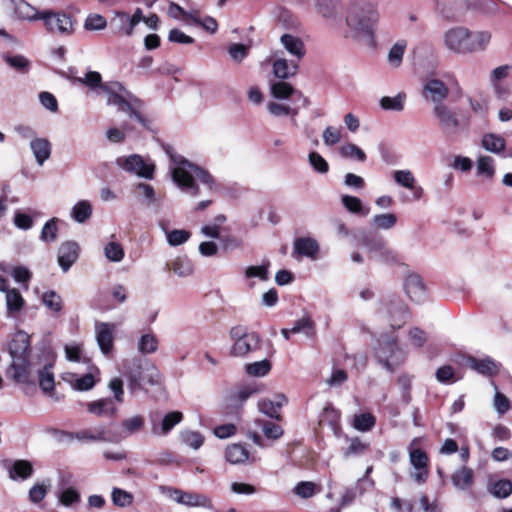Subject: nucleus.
Here are the masks:
<instances>
[{
    "mask_svg": "<svg viewBox=\"0 0 512 512\" xmlns=\"http://www.w3.org/2000/svg\"><path fill=\"white\" fill-rule=\"evenodd\" d=\"M380 20L377 0H348L345 9L344 37L372 44Z\"/></svg>",
    "mask_w": 512,
    "mask_h": 512,
    "instance_id": "f257e3e1",
    "label": "nucleus"
},
{
    "mask_svg": "<svg viewBox=\"0 0 512 512\" xmlns=\"http://www.w3.org/2000/svg\"><path fill=\"white\" fill-rule=\"evenodd\" d=\"M6 351L11 357V363L5 370L6 378L18 385L35 387L29 335L25 331H17L7 343Z\"/></svg>",
    "mask_w": 512,
    "mask_h": 512,
    "instance_id": "f03ea898",
    "label": "nucleus"
},
{
    "mask_svg": "<svg viewBox=\"0 0 512 512\" xmlns=\"http://www.w3.org/2000/svg\"><path fill=\"white\" fill-rule=\"evenodd\" d=\"M165 152L174 164L171 169L172 180L183 193L191 197H197L200 194V189L196 180H199L210 190L213 189L215 181L207 170L175 153L170 146L165 148Z\"/></svg>",
    "mask_w": 512,
    "mask_h": 512,
    "instance_id": "7ed1b4c3",
    "label": "nucleus"
},
{
    "mask_svg": "<svg viewBox=\"0 0 512 512\" xmlns=\"http://www.w3.org/2000/svg\"><path fill=\"white\" fill-rule=\"evenodd\" d=\"M374 355L378 363L391 373L406 359V353L399 346L394 331L392 333H382L379 336L374 348Z\"/></svg>",
    "mask_w": 512,
    "mask_h": 512,
    "instance_id": "20e7f679",
    "label": "nucleus"
},
{
    "mask_svg": "<svg viewBox=\"0 0 512 512\" xmlns=\"http://www.w3.org/2000/svg\"><path fill=\"white\" fill-rule=\"evenodd\" d=\"M230 337L234 342L230 349V355L234 357H245L256 352L262 348L264 343L257 332H249L248 328L243 325L232 327Z\"/></svg>",
    "mask_w": 512,
    "mask_h": 512,
    "instance_id": "39448f33",
    "label": "nucleus"
},
{
    "mask_svg": "<svg viewBox=\"0 0 512 512\" xmlns=\"http://www.w3.org/2000/svg\"><path fill=\"white\" fill-rule=\"evenodd\" d=\"M126 376L128 379V389L131 394L144 389L145 385H155L158 383L159 373L155 367L147 373L141 364V360L134 358L125 365Z\"/></svg>",
    "mask_w": 512,
    "mask_h": 512,
    "instance_id": "423d86ee",
    "label": "nucleus"
},
{
    "mask_svg": "<svg viewBox=\"0 0 512 512\" xmlns=\"http://www.w3.org/2000/svg\"><path fill=\"white\" fill-rule=\"evenodd\" d=\"M452 82L457 84L455 77L449 73H445L441 77L428 76L423 85V98L434 103V106L445 104L444 100L447 99L450 92L449 84Z\"/></svg>",
    "mask_w": 512,
    "mask_h": 512,
    "instance_id": "0eeeda50",
    "label": "nucleus"
},
{
    "mask_svg": "<svg viewBox=\"0 0 512 512\" xmlns=\"http://www.w3.org/2000/svg\"><path fill=\"white\" fill-rule=\"evenodd\" d=\"M433 117L436 119L439 130L446 137H454L461 130L462 122L457 113L446 104L433 107Z\"/></svg>",
    "mask_w": 512,
    "mask_h": 512,
    "instance_id": "6e6552de",
    "label": "nucleus"
},
{
    "mask_svg": "<svg viewBox=\"0 0 512 512\" xmlns=\"http://www.w3.org/2000/svg\"><path fill=\"white\" fill-rule=\"evenodd\" d=\"M160 489L166 492L170 498L177 503L187 507H202L211 509L213 507L212 499L203 493L183 491L178 488L161 486Z\"/></svg>",
    "mask_w": 512,
    "mask_h": 512,
    "instance_id": "1a4fd4ad",
    "label": "nucleus"
},
{
    "mask_svg": "<svg viewBox=\"0 0 512 512\" xmlns=\"http://www.w3.org/2000/svg\"><path fill=\"white\" fill-rule=\"evenodd\" d=\"M420 441L421 438H414L408 446L410 463L416 470L412 474V478L419 484L427 480L429 463L427 453L423 449L416 447Z\"/></svg>",
    "mask_w": 512,
    "mask_h": 512,
    "instance_id": "9d476101",
    "label": "nucleus"
},
{
    "mask_svg": "<svg viewBox=\"0 0 512 512\" xmlns=\"http://www.w3.org/2000/svg\"><path fill=\"white\" fill-rule=\"evenodd\" d=\"M471 31L462 26L448 29L443 35L445 47L457 54H469Z\"/></svg>",
    "mask_w": 512,
    "mask_h": 512,
    "instance_id": "9b49d317",
    "label": "nucleus"
},
{
    "mask_svg": "<svg viewBox=\"0 0 512 512\" xmlns=\"http://www.w3.org/2000/svg\"><path fill=\"white\" fill-rule=\"evenodd\" d=\"M116 165L126 172L135 173L139 177L150 180L154 178V164L146 163L138 154L118 157Z\"/></svg>",
    "mask_w": 512,
    "mask_h": 512,
    "instance_id": "f8f14e48",
    "label": "nucleus"
},
{
    "mask_svg": "<svg viewBox=\"0 0 512 512\" xmlns=\"http://www.w3.org/2000/svg\"><path fill=\"white\" fill-rule=\"evenodd\" d=\"M107 93L109 94L107 99L108 105L117 106L119 111L127 113L129 117L134 118L141 125L147 126V120L141 112L143 103L139 99L131 98L127 100L123 96L109 90Z\"/></svg>",
    "mask_w": 512,
    "mask_h": 512,
    "instance_id": "ddd939ff",
    "label": "nucleus"
},
{
    "mask_svg": "<svg viewBox=\"0 0 512 512\" xmlns=\"http://www.w3.org/2000/svg\"><path fill=\"white\" fill-rule=\"evenodd\" d=\"M182 419L183 414L180 411H172L166 415L159 411L152 412L149 414L151 432L156 436H166Z\"/></svg>",
    "mask_w": 512,
    "mask_h": 512,
    "instance_id": "4468645a",
    "label": "nucleus"
},
{
    "mask_svg": "<svg viewBox=\"0 0 512 512\" xmlns=\"http://www.w3.org/2000/svg\"><path fill=\"white\" fill-rule=\"evenodd\" d=\"M404 290L412 302L422 304L428 301L429 292L423 278L416 272H408L404 280Z\"/></svg>",
    "mask_w": 512,
    "mask_h": 512,
    "instance_id": "2eb2a0df",
    "label": "nucleus"
},
{
    "mask_svg": "<svg viewBox=\"0 0 512 512\" xmlns=\"http://www.w3.org/2000/svg\"><path fill=\"white\" fill-rule=\"evenodd\" d=\"M392 320L391 327L393 330L401 328L408 318V307L397 295L391 294L382 299Z\"/></svg>",
    "mask_w": 512,
    "mask_h": 512,
    "instance_id": "dca6fc26",
    "label": "nucleus"
},
{
    "mask_svg": "<svg viewBox=\"0 0 512 512\" xmlns=\"http://www.w3.org/2000/svg\"><path fill=\"white\" fill-rule=\"evenodd\" d=\"M51 435H53L57 441L65 442V441H73L77 439L79 441H112L109 437L106 436V432L104 429L98 430L96 433H93L90 429L81 430L78 432H69L65 430H60L57 428H51L49 430Z\"/></svg>",
    "mask_w": 512,
    "mask_h": 512,
    "instance_id": "f3484780",
    "label": "nucleus"
},
{
    "mask_svg": "<svg viewBox=\"0 0 512 512\" xmlns=\"http://www.w3.org/2000/svg\"><path fill=\"white\" fill-rule=\"evenodd\" d=\"M39 19H42L50 32L69 35L73 32V23L69 15L65 13H53L50 11L41 12Z\"/></svg>",
    "mask_w": 512,
    "mask_h": 512,
    "instance_id": "a211bd4d",
    "label": "nucleus"
},
{
    "mask_svg": "<svg viewBox=\"0 0 512 512\" xmlns=\"http://www.w3.org/2000/svg\"><path fill=\"white\" fill-rule=\"evenodd\" d=\"M278 52H275L269 59L272 64V72L277 80H286L297 74L299 65L295 60L288 61L283 57H278Z\"/></svg>",
    "mask_w": 512,
    "mask_h": 512,
    "instance_id": "6ab92c4d",
    "label": "nucleus"
},
{
    "mask_svg": "<svg viewBox=\"0 0 512 512\" xmlns=\"http://www.w3.org/2000/svg\"><path fill=\"white\" fill-rule=\"evenodd\" d=\"M115 326L113 324L105 322H96V340L101 352L104 355H108L113 349V330Z\"/></svg>",
    "mask_w": 512,
    "mask_h": 512,
    "instance_id": "aec40b11",
    "label": "nucleus"
},
{
    "mask_svg": "<svg viewBox=\"0 0 512 512\" xmlns=\"http://www.w3.org/2000/svg\"><path fill=\"white\" fill-rule=\"evenodd\" d=\"M340 419V411L331 402H328L319 415V425H328L335 436L340 437L342 431Z\"/></svg>",
    "mask_w": 512,
    "mask_h": 512,
    "instance_id": "412c9836",
    "label": "nucleus"
},
{
    "mask_svg": "<svg viewBox=\"0 0 512 512\" xmlns=\"http://www.w3.org/2000/svg\"><path fill=\"white\" fill-rule=\"evenodd\" d=\"M71 475L61 476L59 482V501L64 506H72L80 502V493L74 487L69 486Z\"/></svg>",
    "mask_w": 512,
    "mask_h": 512,
    "instance_id": "4be33fe9",
    "label": "nucleus"
},
{
    "mask_svg": "<svg viewBox=\"0 0 512 512\" xmlns=\"http://www.w3.org/2000/svg\"><path fill=\"white\" fill-rule=\"evenodd\" d=\"M5 468L9 472V477L12 480H25L33 474V466L27 460H15L4 462Z\"/></svg>",
    "mask_w": 512,
    "mask_h": 512,
    "instance_id": "5701e85b",
    "label": "nucleus"
},
{
    "mask_svg": "<svg viewBox=\"0 0 512 512\" xmlns=\"http://www.w3.org/2000/svg\"><path fill=\"white\" fill-rule=\"evenodd\" d=\"M469 365L477 373L487 376V377H493V376L497 375L499 373L500 367H501L500 363L496 362L489 356H487L483 359H477L475 357H470Z\"/></svg>",
    "mask_w": 512,
    "mask_h": 512,
    "instance_id": "b1692460",
    "label": "nucleus"
},
{
    "mask_svg": "<svg viewBox=\"0 0 512 512\" xmlns=\"http://www.w3.org/2000/svg\"><path fill=\"white\" fill-rule=\"evenodd\" d=\"M394 181L407 189L413 191V196L416 200L420 199L423 195V188L416 186V180L413 173L410 170H396L393 173Z\"/></svg>",
    "mask_w": 512,
    "mask_h": 512,
    "instance_id": "393cba45",
    "label": "nucleus"
},
{
    "mask_svg": "<svg viewBox=\"0 0 512 512\" xmlns=\"http://www.w3.org/2000/svg\"><path fill=\"white\" fill-rule=\"evenodd\" d=\"M280 42L287 52L296 58L295 61L298 62L305 56V45L299 37L291 34H283L280 38Z\"/></svg>",
    "mask_w": 512,
    "mask_h": 512,
    "instance_id": "a878e982",
    "label": "nucleus"
},
{
    "mask_svg": "<svg viewBox=\"0 0 512 512\" xmlns=\"http://www.w3.org/2000/svg\"><path fill=\"white\" fill-rule=\"evenodd\" d=\"M90 413L97 416L113 417L117 413V407L112 398H102L87 404Z\"/></svg>",
    "mask_w": 512,
    "mask_h": 512,
    "instance_id": "bb28decb",
    "label": "nucleus"
},
{
    "mask_svg": "<svg viewBox=\"0 0 512 512\" xmlns=\"http://www.w3.org/2000/svg\"><path fill=\"white\" fill-rule=\"evenodd\" d=\"M53 364L48 363L38 370L39 387L45 395L54 396L55 380L52 372Z\"/></svg>",
    "mask_w": 512,
    "mask_h": 512,
    "instance_id": "cd10ccee",
    "label": "nucleus"
},
{
    "mask_svg": "<svg viewBox=\"0 0 512 512\" xmlns=\"http://www.w3.org/2000/svg\"><path fill=\"white\" fill-rule=\"evenodd\" d=\"M293 250L297 256H316L319 252V244L312 237H300L295 239Z\"/></svg>",
    "mask_w": 512,
    "mask_h": 512,
    "instance_id": "c85d7f7f",
    "label": "nucleus"
},
{
    "mask_svg": "<svg viewBox=\"0 0 512 512\" xmlns=\"http://www.w3.org/2000/svg\"><path fill=\"white\" fill-rule=\"evenodd\" d=\"M166 268L179 277H186L193 273L194 264L190 258H171L166 262Z\"/></svg>",
    "mask_w": 512,
    "mask_h": 512,
    "instance_id": "c756f323",
    "label": "nucleus"
},
{
    "mask_svg": "<svg viewBox=\"0 0 512 512\" xmlns=\"http://www.w3.org/2000/svg\"><path fill=\"white\" fill-rule=\"evenodd\" d=\"M270 95L278 100H286L294 96L296 89L285 80H270L269 81Z\"/></svg>",
    "mask_w": 512,
    "mask_h": 512,
    "instance_id": "7c9ffc66",
    "label": "nucleus"
},
{
    "mask_svg": "<svg viewBox=\"0 0 512 512\" xmlns=\"http://www.w3.org/2000/svg\"><path fill=\"white\" fill-rule=\"evenodd\" d=\"M315 7L323 18L334 20L340 13L341 3L340 0H316Z\"/></svg>",
    "mask_w": 512,
    "mask_h": 512,
    "instance_id": "2f4dec72",
    "label": "nucleus"
},
{
    "mask_svg": "<svg viewBox=\"0 0 512 512\" xmlns=\"http://www.w3.org/2000/svg\"><path fill=\"white\" fill-rule=\"evenodd\" d=\"M30 148L35 156L36 162L41 166L50 157L51 144L45 138L33 139Z\"/></svg>",
    "mask_w": 512,
    "mask_h": 512,
    "instance_id": "473e14b6",
    "label": "nucleus"
},
{
    "mask_svg": "<svg viewBox=\"0 0 512 512\" xmlns=\"http://www.w3.org/2000/svg\"><path fill=\"white\" fill-rule=\"evenodd\" d=\"M451 480L456 488L460 490H466L473 485V470L471 468L463 466L452 474Z\"/></svg>",
    "mask_w": 512,
    "mask_h": 512,
    "instance_id": "72a5a7b5",
    "label": "nucleus"
},
{
    "mask_svg": "<svg viewBox=\"0 0 512 512\" xmlns=\"http://www.w3.org/2000/svg\"><path fill=\"white\" fill-rule=\"evenodd\" d=\"M267 110L271 115L275 117L291 116L292 123L294 125L297 124L296 116L299 113V108L297 107H292L286 103L270 101L267 104Z\"/></svg>",
    "mask_w": 512,
    "mask_h": 512,
    "instance_id": "f704fd0d",
    "label": "nucleus"
},
{
    "mask_svg": "<svg viewBox=\"0 0 512 512\" xmlns=\"http://www.w3.org/2000/svg\"><path fill=\"white\" fill-rule=\"evenodd\" d=\"M492 38L489 31H471L469 39V54L486 50Z\"/></svg>",
    "mask_w": 512,
    "mask_h": 512,
    "instance_id": "c9c22d12",
    "label": "nucleus"
},
{
    "mask_svg": "<svg viewBox=\"0 0 512 512\" xmlns=\"http://www.w3.org/2000/svg\"><path fill=\"white\" fill-rule=\"evenodd\" d=\"M225 458L231 464L244 463L249 458V451L242 444H232L226 448Z\"/></svg>",
    "mask_w": 512,
    "mask_h": 512,
    "instance_id": "e433bc0d",
    "label": "nucleus"
},
{
    "mask_svg": "<svg viewBox=\"0 0 512 512\" xmlns=\"http://www.w3.org/2000/svg\"><path fill=\"white\" fill-rule=\"evenodd\" d=\"M366 481V478H360L355 483V485L348 487L345 489L344 493L341 496L340 499V506L341 507H348L350 506L357 496L362 495L365 492V488L363 487L364 482Z\"/></svg>",
    "mask_w": 512,
    "mask_h": 512,
    "instance_id": "4c0bfd02",
    "label": "nucleus"
},
{
    "mask_svg": "<svg viewBox=\"0 0 512 512\" xmlns=\"http://www.w3.org/2000/svg\"><path fill=\"white\" fill-rule=\"evenodd\" d=\"M74 82L85 85L91 89H100L104 92H108V87L106 84L102 83V77L99 72L89 71L85 74L84 77H75L73 78Z\"/></svg>",
    "mask_w": 512,
    "mask_h": 512,
    "instance_id": "58836bf2",
    "label": "nucleus"
},
{
    "mask_svg": "<svg viewBox=\"0 0 512 512\" xmlns=\"http://www.w3.org/2000/svg\"><path fill=\"white\" fill-rule=\"evenodd\" d=\"M341 203L345 207L347 211L353 214H357L360 216H367L370 212V209L364 207L362 201L355 196L351 195H342Z\"/></svg>",
    "mask_w": 512,
    "mask_h": 512,
    "instance_id": "ea45409f",
    "label": "nucleus"
},
{
    "mask_svg": "<svg viewBox=\"0 0 512 512\" xmlns=\"http://www.w3.org/2000/svg\"><path fill=\"white\" fill-rule=\"evenodd\" d=\"M482 146L489 152L499 154L505 149L506 141L500 135L489 133L483 136Z\"/></svg>",
    "mask_w": 512,
    "mask_h": 512,
    "instance_id": "a19ab883",
    "label": "nucleus"
},
{
    "mask_svg": "<svg viewBox=\"0 0 512 512\" xmlns=\"http://www.w3.org/2000/svg\"><path fill=\"white\" fill-rule=\"evenodd\" d=\"M406 47L407 42L399 40L390 48L387 59L391 67L398 68L401 66Z\"/></svg>",
    "mask_w": 512,
    "mask_h": 512,
    "instance_id": "79ce46f5",
    "label": "nucleus"
},
{
    "mask_svg": "<svg viewBox=\"0 0 512 512\" xmlns=\"http://www.w3.org/2000/svg\"><path fill=\"white\" fill-rule=\"evenodd\" d=\"M110 25L117 33H123L126 36H131L133 34V32H129L130 15L126 12L115 11Z\"/></svg>",
    "mask_w": 512,
    "mask_h": 512,
    "instance_id": "37998d69",
    "label": "nucleus"
},
{
    "mask_svg": "<svg viewBox=\"0 0 512 512\" xmlns=\"http://www.w3.org/2000/svg\"><path fill=\"white\" fill-rule=\"evenodd\" d=\"M406 101V94L404 92L398 93L394 97L384 96L380 99V107L384 110L400 112L404 109Z\"/></svg>",
    "mask_w": 512,
    "mask_h": 512,
    "instance_id": "c03bdc74",
    "label": "nucleus"
},
{
    "mask_svg": "<svg viewBox=\"0 0 512 512\" xmlns=\"http://www.w3.org/2000/svg\"><path fill=\"white\" fill-rule=\"evenodd\" d=\"M160 227L165 232L168 243L172 246L181 245L184 242H186L190 237V233L186 230L176 229L169 231L167 224L164 220L160 221Z\"/></svg>",
    "mask_w": 512,
    "mask_h": 512,
    "instance_id": "a18cd8bd",
    "label": "nucleus"
},
{
    "mask_svg": "<svg viewBox=\"0 0 512 512\" xmlns=\"http://www.w3.org/2000/svg\"><path fill=\"white\" fill-rule=\"evenodd\" d=\"M92 215V206L89 201H78L71 210V217L78 223H84Z\"/></svg>",
    "mask_w": 512,
    "mask_h": 512,
    "instance_id": "49530a36",
    "label": "nucleus"
},
{
    "mask_svg": "<svg viewBox=\"0 0 512 512\" xmlns=\"http://www.w3.org/2000/svg\"><path fill=\"white\" fill-rule=\"evenodd\" d=\"M376 424V417L369 412L354 415L353 427L361 432L371 431Z\"/></svg>",
    "mask_w": 512,
    "mask_h": 512,
    "instance_id": "de8ad7c7",
    "label": "nucleus"
},
{
    "mask_svg": "<svg viewBox=\"0 0 512 512\" xmlns=\"http://www.w3.org/2000/svg\"><path fill=\"white\" fill-rule=\"evenodd\" d=\"M135 192L138 197L143 198V202L146 206H155L158 205V198L156 196V192L150 184L147 183H138L135 186Z\"/></svg>",
    "mask_w": 512,
    "mask_h": 512,
    "instance_id": "09e8293b",
    "label": "nucleus"
},
{
    "mask_svg": "<svg viewBox=\"0 0 512 512\" xmlns=\"http://www.w3.org/2000/svg\"><path fill=\"white\" fill-rule=\"evenodd\" d=\"M24 306V299L20 292L16 289L7 290L6 307L7 313L12 315L19 312Z\"/></svg>",
    "mask_w": 512,
    "mask_h": 512,
    "instance_id": "8fccbe9b",
    "label": "nucleus"
},
{
    "mask_svg": "<svg viewBox=\"0 0 512 512\" xmlns=\"http://www.w3.org/2000/svg\"><path fill=\"white\" fill-rule=\"evenodd\" d=\"M345 439L350 442L349 446L343 449V456L345 458L360 456L368 450L369 444L362 442L359 437L350 438L346 435Z\"/></svg>",
    "mask_w": 512,
    "mask_h": 512,
    "instance_id": "3c124183",
    "label": "nucleus"
},
{
    "mask_svg": "<svg viewBox=\"0 0 512 512\" xmlns=\"http://www.w3.org/2000/svg\"><path fill=\"white\" fill-rule=\"evenodd\" d=\"M111 500L113 505L120 508H126L133 504L134 496L132 493L124 489L114 487L111 492Z\"/></svg>",
    "mask_w": 512,
    "mask_h": 512,
    "instance_id": "603ef678",
    "label": "nucleus"
},
{
    "mask_svg": "<svg viewBox=\"0 0 512 512\" xmlns=\"http://www.w3.org/2000/svg\"><path fill=\"white\" fill-rule=\"evenodd\" d=\"M339 153L343 158L356 160L358 162L366 161L365 152L353 143H345L339 148Z\"/></svg>",
    "mask_w": 512,
    "mask_h": 512,
    "instance_id": "864d4df0",
    "label": "nucleus"
},
{
    "mask_svg": "<svg viewBox=\"0 0 512 512\" xmlns=\"http://www.w3.org/2000/svg\"><path fill=\"white\" fill-rule=\"evenodd\" d=\"M271 368V362L268 359H263L261 361L248 363L245 366V372L250 376L264 377L271 371Z\"/></svg>",
    "mask_w": 512,
    "mask_h": 512,
    "instance_id": "5fc2aeb1",
    "label": "nucleus"
},
{
    "mask_svg": "<svg viewBox=\"0 0 512 512\" xmlns=\"http://www.w3.org/2000/svg\"><path fill=\"white\" fill-rule=\"evenodd\" d=\"M489 491L496 498L505 499L512 494V482L508 479L497 480L490 485Z\"/></svg>",
    "mask_w": 512,
    "mask_h": 512,
    "instance_id": "6e6d98bb",
    "label": "nucleus"
},
{
    "mask_svg": "<svg viewBox=\"0 0 512 512\" xmlns=\"http://www.w3.org/2000/svg\"><path fill=\"white\" fill-rule=\"evenodd\" d=\"M71 377L74 379L70 380V384L73 389L78 391L91 390L96 384L95 378L91 372L86 373L80 377H78L76 374H71Z\"/></svg>",
    "mask_w": 512,
    "mask_h": 512,
    "instance_id": "4d7b16f0",
    "label": "nucleus"
},
{
    "mask_svg": "<svg viewBox=\"0 0 512 512\" xmlns=\"http://www.w3.org/2000/svg\"><path fill=\"white\" fill-rule=\"evenodd\" d=\"M158 339L152 333L143 334L138 341V350L141 354H151L158 349Z\"/></svg>",
    "mask_w": 512,
    "mask_h": 512,
    "instance_id": "13d9d810",
    "label": "nucleus"
},
{
    "mask_svg": "<svg viewBox=\"0 0 512 512\" xmlns=\"http://www.w3.org/2000/svg\"><path fill=\"white\" fill-rule=\"evenodd\" d=\"M397 223V216L393 213H383L373 216L371 224L377 229L389 230Z\"/></svg>",
    "mask_w": 512,
    "mask_h": 512,
    "instance_id": "bf43d9fd",
    "label": "nucleus"
},
{
    "mask_svg": "<svg viewBox=\"0 0 512 512\" xmlns=\"http://www.w3.org/2000/svg\"><path fill=\"white\" fill-rule=\"evenodd\" d=\"M15 12L18 17L26 20L39 19L41 13H38L34 7L24 0H17L15 2Z\"/></svg>",
    "mask_w": 512,
    "mask_h": 512,
    "instance_id": "052dcab7",
    "label": "nucleus"
},
{
    "mask_svg": "<svg viewBox=\"0 0 512 512\" xmlns=\"http://www.w3.org/2000/svg\"><path fill=\"white\" fill-rule=\"evenodd\" d=\"M477 175L492 179L495 175L494 160L490 156H481L477 161Z\"/></svg>",
    "mask_w": 512,
    "mask_h": 512,
    "instance_id": "680f3d73",
    "label": "nucleus"
},
{
    "mask_svg": "<svg viewBox=\"0 0 512 512\" xmlns=\"http://www.w3.org/2000/svg\"><path fill=\"white\" fill-rule=\"evenodd\" d=\"M292 334L303 332L307 336L315 334V323L309 316H304L294 322L291 328Z\"/></svg>",
    "mask_w": 512,
    "mask_h": 512,
    "instance_id": "e2e57ef3",
    "label": "nucleus"
},
{
    "mask_svg": "<svg viewBox=\"0 0 512 512\" xmlns=\"http://www.w3.org/2000/svg\"><path fill=\"white\" fill-rule=\"evenodd\" d=\"M42 301L52 312L59 313L63 308L62 298L54 290L45 292L42 296Z\"/></svg>",
    "mask_w": 512,
    "mask_h": 512,
    "instance_id": "0e129e2a",
    "label": "nucleus"
},
{
    "mask_svg": "<svg viewBox=\"0 0 512 512\" xmlns=\"http://www.w3.org/2000/svg\"><path fill=\"white\" fill-rule=\"evenodd\" d=\"M317 492V486L311 481H300L293 488V493L297 496L308 499L313 497Z\"/></svg>",
    "mask_w": 512,
    "mask_h": 512,
    "instance_id": "69168bd1",
    "label": "nucleus"
},
{
    "mask_svg": "<svg viewBox=\"0 0 512 512\" xmlns=\"http://www.w3.org/2000/svg\"><path fill=\"white\" fill-rule=\"evenodd\" d=\"M183 443L193 449H199L204 443V436L198 431H184L181 433Z\"/></svg>",
    "mask_w": 512,
    "mask_h": 512,
    "instance_id": "338daca9",
    "label": "nucleus"
},
{
    "mask_svg": "<svg viewBox=\"0 0 512 512\" xmlns=\"http://www.w3.org/2000/svg\"><path fill=\"white\" fill-rule=\"evenodd\" d=\"M57 223L58 219L52 218L44 224L40 235L42 241L52 242L56 240L58 232Z\"/></svg>",
    "mask_w": 512,
    "mask_h": 512,
    "instance_id": "774afa93",
    "label": "nucleus"
}]
</instances>
